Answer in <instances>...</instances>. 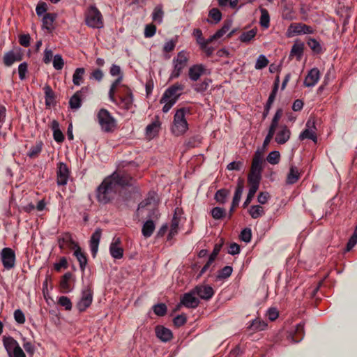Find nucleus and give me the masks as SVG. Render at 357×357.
<instances>
[{"mask_svg":"<svg viewBox=\"0 0 357 357\" xmlns=\"http://www.w3.org/2000/svg\"><path fill=\"white\" fill-rule=\"evenodd\" d=\"M110 180L106 177L96 189V199L101 204H107L111 202L118 192Z\"/></svg>","mask_w":357,"mask_h":357,"instance_id":"1","label":"nucleus"},{"mask_svg":"<svg viewBox=\"0 0 357 357\" xmlns=\"http://www.w3.org/2000/svg\"><path fill=\"white\" fill-rule=\"evenodd\" d=\"M186 113H190V109L182 107L176 110L171 128L172 132L175 136H181L188 130V123L185 119Z\"/></svg>","mask_w":357,"mask_h":357,"instance_id":"2","label":"nucleus"},{"mask_svg":"<svg viewBox=\"0 0 357 357\" xmlns=\"http://www.w3.org/2000/svg\"><path fill=\"white\" fill-rule=\"evenodd\" d=\"M97 120L101 130L104 132L112 133L117 127L116 120L106 109L102 108L98 111Z\"/></svg>","mask_w":357,"mask_h":357,"instance_id":"3","label":"nucleus"},{"mask_svg":"<svg viewBox=\"0 0 357 357\" xmlns=\"http://www.w3.org/2000/svg\"><path fill=\"white\" fill-rule=\"evenodd\" d=\"M85 24L92 29H102L104 26L103 17L96 5H90L85 12Z\"/></svg>","mask_w":357,"mask_h":357,"instance_id":"4","label":"nucleus"},{"mask_svg":"<svg viewBox=\"0 0 357 357\" xmlns=\"http://www.w3.org/2000/svg\"><path fill=\"white\" fill-rule=\"evenodd\" d=\"M189 53L185 50L178 52L176 57L173 59L174 69L170 75V79H176L180 77L183 70L185 68L189 61Z\"/></svg>","mask_w":357,"mask_h":357,"instance_id":"5","label":"nucleus"},{"mask_svg":"<svg viewBox=\"0 0 357 357\" xmlns=\"http://www.w3.org/2000/svg\"><path fill=\"white\" fill-rule=\"evenodd\" d=\"M111 179L112 185L115 187L117 192L120 188L130 186L132 185L133 178L125 172H114L110 176L107 177Z\"/></svg>","mask_w":357,"mask_h":357,"instance_id":"6","label":"nucleus"},{"mask_svg":"<svg viewBox=\"0 0 357 357\" xmlns=\"http://www.w3.org/2000/svg\"><path fill=\"white\" fill-rule=\"evenodd\" d=\"M122 88L118 96L119 102H117L116 104L126 111L131 110L134 106V96L132 92L131 89L126 85H122Z\"/></svg>","mask_w":357,"mask_h":357,"instance_id":"7","label":"nucleus"},{"mask_svg":"<svg viewBox=\"0 0 357 357\" xmlns=\"http://www.w3.org/2000/svg\"><path fill=\"white\" fill-rule=\"evenodd\" d=\"M184 88V85L178 82H176L174 84L170 86L165 91L160 100V103L167 101V99H169L171 100H174L175 102H176L177 100L182 94V91H183Z\"/></svg>","mask_w":357,"mask_h":357,"instance_id":"8","label":"nucleus"},{"mask_svg":"<svg viewBox=\"0 0 357 357\" xmlns=\"http://www.w3.org/2000/svg\"><path fill=\"white\" fill-rule=\"evenodd\" d=\"M90 91L89 86H83L75 92L69 100V107L73 110H77L82 106V101L86 99Z\"/></svg>","mask_w":357,"mask_h":357,"instance_id":"9","label":"nucleus"},{"mask_svg":"<svg viewBox=\"0 0 357 357\" xmlns=\"http://www.w3.org/2000/svg\"><path fill=\"white\" fill-rule=\"evenodd\" d=\"M315 119L314 117H310L306 123V128L301 132L299 139L303 140L309 139L312 140L314 143L317 142V137L315 131L317 130L315 125Z\"/></svg>","mask_w":357,"mask_h":357,"instance_id":"10","label":"nucleus"},{"mask_svg":"<svg viewBox=\"0 0 357 357\" xmlns=\"http://www.w3.org/2000/svg\"><path fill=\"white\" fill-rule=\"evenodd\" d=\"M93 291L89 286L82 291V297L77 303V307L79 312L85 311L92 303Z\"/></svg>","mask_w":357,"mask_h":357,"instance_id":"11","label":"nucleus"},{"mask_svg":"<svg viewBox=\"0 0 357 357\" xmlns=\"http://www.w3.org/2000/svg\"><path fill=\"white\" fill-rule=\"evenodd\" d=\"M1 259L3 267L10 270L15 266V254L13 249L4 248L1 251Z\"/></svg>","mask_w":357,"mask_h":357,"instance_id":"12","label":"nucleus"},{"mask_svg":"<svg viewBox=\"0 0 357 357\" xmlns=\"http://www.w3.org/2000/svg\"><path fill=\"white\" fill-rule=\"evenodd\" d=\"M70 169L65 162L57 163L56 183L58 185H66L70 176Z\"/></svg>","mask_w":357,"mask_h":357,"instance_id":"13","label":"nucleus"},{"mask_svg":"<svg viewBox=\"0 0 357 357\" xmlns=\"http://www.w3.org/2000/svg\"><path fill=\"white\" fill-rule=\"evenodd\" d=\"M313 29L308 25L302 23H292L287 29L288 36L312 33Z\"/></svg>","mask_w":357,"mask_h":357,"instance_id":"14","label":"nucleus"},{"mask_svg":"<svg viewBox=\"0 0 357 357\" xmlns=\"http://www.w3.org/2000/svg\"><path fill=\"white\" fill-rule=\"evenodd\" d=\"M209 73L210 72L204 64H194L189 68L188 77L191 81L196 82L202 75Z\"/></svg>","mask_w":357,"mask_h":357,"instance_id":"15","label":"nucleus"},{"mask_svg":"<svg viewBox=\"0 0 357 357\" xmlns=\"http://www.w3.org/2000/svg\"><path fill=\"white\" fill-rule=\"evenodd\" d=\"M193 289L188 293L184 294L181 298V304L188 308H196L199 304V300L195 297Z\"/></svg>","mask_w":357,"mask_h":357,"instance_id":"16","label":"nucleus"},{"mask_svg":"<svg viewBox=\"0 0 357 357\" xmlns=\"http://www.w3.org/2000/svg\"><path fill=\"white\" fill-rule=\"evenodd\" d=\"M195 293L201 299L208 301L214 295L213 289L209 285H197L193 288Z\"/></svg>","mask_w":357,"mask_h":357,"instance_id":"17","label":"nucleus"},{"mask_svg":"<svg viewBox=\"0 0 357 357\" xmlns=\"http://www.w3.org/2000/svg\"><path fill=\"white\" fill-rule=\"evenodd\" d=\"M58 243L59 248L61 250L64 248L65 245L73 249L79 245L78 243L73 239L72 235L69 232L61 234L58 238Z\"/></svg>","mask_w":357,"mask_h":357,"instance_id":"18","label":"nucleus"},{"mask_svg":"<svg viewBox=\"0 0 357 357\" xmlns=\"http://www.w3.org/2000/svg\"><path fill=\"white\" fill-rule=\"evenodd\" d=\"M23 58L22 54L20 52V49L16 51L11 50L6 52L3 56V63L6 66H10L15 61H20Z\"/></svg>","mask_w":357,"mask_h":357,"instance_id":"19","label":"nucleus"},{"mask_svg":"<svg viewBox=\"0 0 357 357\" xmlns=\"http://www.w3.org/2000/svg\"><path fill=\"white\" fill-rule=\"evenodd\" d=\"M319 77L320 72L319 69L314 68L308 72L303 84L306 87H312L317 83Z\"/></svg>","mask_w":357,"mask_h":357,"instance_id":"20","label":"nucleus"},{"mask_svg":"<svg viewBox=\"0 0 357 357\" xmlns=\"http://www.w3.org/2000/svg\"><path fill=\"white\" fill-rule=\"evenodd\" d=\"M102 235V229L97 228L91 236L90 248L93 257L96 256L98 250V245Z\"/></svg>","mask_w":357,"mask_h":357,"instance_id":"21","label":"nucleus"},{"mask_svg":"<svg viewBox=\"0 0 357 357\" xmlns=\"http://www.w3.org/2000/svg\"><path fill=\"white\" fill-rule=\"evenodd\" d=\"M291 131L285 125L281 126L280 130L277 132L275 141L278 144H285L290 138Z\"/></svg>","mask_w":357,"mask_h":357,"instance_id":"22","label":"nucleus"},{"mask_svg":"<svg viewBox=\"0 0 357 357\" xmlns=\"http://www.w3.org/2000/svg\"><path fill=\"white\" fill-rule=\"evenodd\" d=\"M155 335L158 338L164 342L170 341L173 337L171 330L163 326H157L155 327Z\"/></svg>","mask_w":357,"mask_h":357,"instance_id":"23","label":"nucleus"},{"mask_svg":"<svg viewBox=\"0 0 357 357\" xmlns=\"http://www.w3.org/2000/svg\"><path fill=\"white\" fill-rule=\"evenodd\" d=\"M57 17V14L52 13H45L43 17V25L42 28L43 29L47 30L49 32H52L54 29L53 23Z\"/></svg>","mask_w":357,"mask_h":357,"instance_id":"24","label":"nucleus"},{"mask_svg":"<svg viewBox=\"0 0 357 357\" xmlns=\"http://www.w3.org/2000/svg\"><path fill=\"white\" fill-rule=\"evenodd\" d=\"M45 92V102L47 107L54 106L56 105L55 98L56 96L51 86L46 84L43 88Z\"/></svg>","mask_w":357,"mask_h":357,"instance_id":"25","label":"nucleus"},{"mask_svg":"<svg viewBox=\"0 0 357 357\" xmlns=\"http://www.w3.org/2000/svg\"><path fill=\"white\" fill-rule=\"evenodd\" d=\"M3 343L8 356H11V353L19 346L17 342L10 336H3Z\"/></svg>","mask_w":357,"mask_h":357,"instance_id":"26","label":"nucleus"},{"mask_svg":"<svg viewBox=\"0 0 357 357\" xmlns=\"http://www.w3.org/2000/svg\"><path fill=\"white\" fill-rule=\"evenodd\" d=\"M74 255L79 261L81 271L84 272L88 261L86 254L82 251L81 248L78 245L75 248Z\"/></svg>","mask_w":357,"mask_h":357,"instance_id":"27","label":"nucleus"},{"mask_svg":"<svg viewBox=\"0 0 357 357\" xmlns=\"http://www.w3.org/2000/svg\"><path fill=\"white\" fill-rule=\"evenodd\" d=\"M261 179V172H250L248 176V182L250 185V187L255 188V189H259V183Z\"/></svg>","mask_w":357,"mask_h":357,"instance_id":"28","label":"nucleus"},{"mask_svg":"<svg viewBox=\"0 0 357 357\" xmlns=\"http://www.w3.org/2000/svg\"><path fill=\"white\" fill-rule=\"evenodd\" d=\"M300 178V173L296 167L291 165L289 172L287 174L286 183L287 185H293L296 183Z\"/></svg>","mask_w":357,"mask_h":357,"instance_id":"29","label":"nucleus"},{"mask_svg":"<svg viewBox=\"0 0 357 357\" xmlns=\"http://www.w3.org/2000/svg\"><path fill=\"white\" fill-rule=\"evenodd\" d=\"M73 274L70 272H67L62 276L59 284L62 293H68L71 291L69 282Z\"/></svg>","mask_w":357,"mask_h":357,"instance_id":"30","label":"nucleus"},{"mask_svg":"<svg viewBox=\"0 0 357 357\" xmlns=\"http://www.w3.org/2000/svg\"><path fill=\"white\" fill-rule=\"evenodd\" d=\"M51 128L53 130L54 139L58 142L61 143L64 141V135L59 128V123L57 121L54 120L52 122Z\"/></svg>","mask_w":357,"mask_h":357,"instance_id":"31","label":"nucleus"},{"mask_svg":"<svg viewBox=\"0 0 357 357\" xmlns=\"http://www.w3.org/2000/svg\"><path fill=\"white\" fill-rule=\"evenodd\" d=\"M304 326L305 324L303 322L296 325L294 333L291 335L293 342H299L303 340L305 335Z\"/></svg>","mask_w":357,"mask_h":357,"instance_id":"32","label":"nucleus"},{"mask_svg":"<svg viewBox=\"0 0 357 357\" xmlns=\"http://www.w3.org/2000/svg\"><path fill=\"white\" fill-rule=\"evenodd\" d=\"M303 50H304V43L301 42H295V43L293 45L289 56H296L297 58V60L299 61L303 56Z\"/></svg>","mask_w":357,"mask_h":357,"instance_id":"33","label":"nucleus"},{"mask_svg":"<svg viewBox=\"0 0 357 357\" xmlns=\"http://www.w3.org/2000/svg\"><path fill=\"white\" fill-rule=\"evenodd\" d=\"M160 122L158 119L149 124L146 128V135L150 137H153L158 135L160 128Z\"/></svg>","mask_w":357,"mask_h":357,"instance_id":"34","label":"nucleus"},{"mask_svg":"<svg viewBox=\"0 0 357 357\" xmlns=\"http://www.w3.org/2000/svg\"><path fill=\"white\" fill-rule=\"evenodd\" d=\"M155 225L153 220H146L144 223L142 229V235L145 238L150 237L153 234V233L155 230Z\"/></svg>","mask_w":357,"mask_h":357,"instance_id":"35","label":"nucleus"},{"mask_svg":"<svg viewBox=\"0 0 357 357\" xmlns=\"http://www.w3.org/2000/svg\"><path fill=\"white\" fill-rule=\"evenodd\" d=\"M267 323L260 319H254L251 324L248 326L249 330L252 331H261L266 328Z\"/></svg>","mask_w":357,"mask_h":357,"instance_id":"36","label":"nucleus"},{"mask_svg":"<svg viewBox=\"0 0 357 357\" xmlns=\"http://www.w3.org/2000/svg\"><path fill=\"white\" fill-rule=\"evenodd\" d=\"M230 191L226 188H222L218 190L215 195V200L219 204H225L226 202L227 197L229 195Z\"/></svg>","mask_w":357,"mask_h":357,"instance_id":"37","label":"nucleus"},{"mask_svg":"<svg viewBox=\"0 0 357 357\" xmlns=\"http://www.w3.org/2000/svg\"><path fill=\"white\" fill-rule=\"evenodd\" d=\"M261 162H262V160H261V158L260 156L259 152L257 151L253 159H252L250 172H258V171H259V172H261V171H262Z\"/></svg>","mask_w":357,"mask_h":357,"instance_id":"38","label":"nucleus"},{"mask_svg":"<svg viewBox=\"0 0 357 357\" xmlns=\"http://www.w3.org/2000/svg\"><path fill=\"white\" fill-rule=\"evenodd\" d=\"M85 73L84 68H77L75 69L73 75V82L76 86H79L83 80V76Z\"/></svg>","mask_w":357,"mask_h":357,"instance_id":"39","label":"nucleus"},{"mask_svg":"<svg viewBox=\"0 0 357 357\" xmlns=\"http://www.w3.org/2000/svg\"><path fill=\"white\" fill-rule=\"evenodd\" d=\"M233 272V268L231 266H226L218 271L216 280H221L228 278Z\"/></svg>","mask_w":357,"mask_h":357,"instance_id":"40","label":"nucleus"},{"mask_svg":"<svg viewBox=\"0 0 357 357\" xmlns=\"http://www.w3.org/2000/svg\"><path fill=\"white\" fill-rule=\"evenodd\" d=\"M248 213L253 219H257L264 214V211L260 205H253L250 206Z\"/></svg>","mask_w":357,"mask_h":357,"instance_id":"41","label":"nucleus"},{"mask_svg":"<svg viewBox=\"0 0 357 357\" xmlns=\"http://www.w3.org/2000/svg\"><path fill=\"white\" fill-rule=\"evenodd\" d=\"M43 143L42 141H39L35 146H33L29 151L27 153V156L31 158H35L38 156L42 151Z\"/></svg>","mask_w":357,"mask_h":357,"instance_id":"42","label":"nucleus"},{"mask_svg":"<svg viewBox=\"0 0 357 357\" xmlns=\"http://www.w3.org/2000/svg\"><path fill=\"white\" fill-rule=\"evenodd\" d=\"M202 139L199 135H195L186 139L185 144L188 148H195L202 143Z\"/></svg>","mask_w":357,"mask_h":357,"instance_id":"43","label":"nucleus"},{"mask_svg":"<svg viewBox=\"0 0 357 357\" xmlns=\"http://www.w3.org/2000/svg\"><path fill=\"white\" fill-rule=\"evenodd\" d=\"M261 17L259 23L262 27L268 28L270 24V16L266 8H260Z\"/></svg>","mask_w":357,"mask_h":357,"instance_id":"44","label":"nucleus"},{"mask_svg":"<svg viewBox=\"0 0 357 357\" xmlns=\"http://www.w3.org/2000/svg\"><path fill=\"white\" fill-rule=\"evenodd\" d=\"M109 252L114 259H121L123 256V249L120 246H116L114 244H110Z\"/></svg>","mask_w":357,"mask_h":357,"instance_id":"45","label":"nucleus"},{"mask_svg":"<svg viewBox=\"0 0 357 357\" xmlns=\"http://www.w3.org/2000/svg\"><path fill=\"white\" fill-rule=\"evenodd\" d=\"M257 34V29H252L248 31L243 32L239 36V40L242 43H249Z\"/></svg>","mask_w":357,"mask_h":357,"instance_id":"46","label":"nucleus"},{"mask_svg":"<svg viewBox=\"0 0 357 357\" xmlns=\"http://www.w3.org/2000/svg\"><path fill=\"white\" fill-rule=\"evenodd\" d=\"M211 82V79L206 78L201 83H197L195 84L193 89L197 93H203L208 89L209 84Z\"/></svg>","mask_w":357,"mask_h":357,"instance_id":"47","label":"nucleus"},{"mask_svg":"<svg viewBox=\"0 0 357 357\" xmlns=\"http://www.w3.org/2000/svg\"><path fill=\"white\" fill-rule=\"evenodd\" d=\"M211 214L215 220H221L226 216L227 213L225 208L216 206L211 209Z\"/></svg>","mask_w":357,"mask_h":357,"instance_id":"48","label":"nucleus"},{"mask_svg":"<svg viewBox=\"0 0 357 357\" xmlns=\"http://www.w3.org/2000/svg\"><path fill=\"white\" fill-rule=\"evenodd\" d=\"M164 12L161 5H158L155 7L152 13V19L153 21L160 23L162 21Z\"/></svg>","mask_w":357,"mask_h":357,"instance_id":"49","label":"nucleus"},{"mask_svg":"<svg viewBox=\"0 0 357 357\" xmlns=\"http://www.w3.org/2000/svg\"><path fill=\"white\" fill-rule=\"evenodd\" d=\"M244 189V180L239 178L237 181V185L235 190L234 195L233 199L241 200L242 193Z\"/></svg>","mask_w":357,"mask_h":357,"instance_id":"50","label":"nucleus"},{"mask_svg":"<svg viewBox=\"0 0 357 357\" xmlns=\"http://www.w3.org/2000/svg\"><path fill=\"white\" fill-rule=\"evenodd\" d=\"M152 308L153 312L159 317L165 316L167 311V305L165 303H158L154 305Z\"/></svg>","mask_w":357,"mask_h":357,"instance_id":"51","label":"nucleus"},{"mask_svg":"<svg viewBox=\"0 0 357 357\" xmlns=\"http://www.w3.org/2000/svg\"><path fill=\"white\" fill-rule=\"evenodd\" d=\"M280 159V153L278 151H273L269 153L266 160L271 165H277L279 163Z\"/></svg>","mask_w":357,"mask_h":357,"instance_id":"52","label":"nucleus"},{"mask_svg":"<svg viewBox=\"0 0 357 357\" xmlns=\"http://www.w3.org/2000/svg\"><path fill=\"white\" fill-rule=\"evenodd\" d=\"M268 64V60L264 54L258 56L255 68L257 70H261L266 67Z\"/></svg>","mask_w":357,"mask_h":357,"instance_id":"53","label":"nucleus"},{"mask_svg":"<svg viewBox=\"0 0 357 357\" xmlns=\"http://www.w3.org/2000/svg\"><path fill=\"white\" fill-rule=\"evenodd\" d=\"M307 45L315 53L319 54L322 52L320 43L314 38H310L307 41Z\"/></svg>","mask_w":357,"mask_h":357,"instance_id":"54","label":"nucleus"},{"mask_svg":"<svg viewBox=\"0 0 357 357\" xmlns=\"http://www.w3.org/2000/svg\"><path fill=\"white\" fill-rule=\"evenodd\" d=\"M58 304L64 307L65 310H70L72 309V302L70 299L65 296H60L58 300Z\"/></svg>","mask_w":357,"mask_h":357,"instance_id":"55","label":"nucleus"},{"mask_svg":"<svg viewBox=\"0 0 357 357\" xmlns=\"http://www.w3.org/2000/svg\"><path fill=\"white\" fill-rule=\"evenodd\" d=\"M223 244H224V240L222 238H221L220 240V243H216L215 245L214 248H213L212 252L211 253V255H209L208 258L215 261L217 256L218 255L220 251L221 250V248H222Z\"/></svg>","mask_w":357,"mask_h":357,"instance_id":"56","label":"nucleus"},{"mask_svg":"<svg viewBox=\"0 0 357 357\" xmlns=\"http://www.w3.org/2000/svg\"><path fill=\"white\" fill-rule=\"evenodd\" d=\"M64 66V61L60 54H56L53 59V66L56 70H61Z\"/></svg>","mask_w":357,"mask_h":357,"instance_id":"57","label":"nucleus"},{"mask_svg":"<svg viewBox=\"0 0 357 357\" xmlns=\"http://www.w3.org/2000/svg\"><path fill=\"white\" fill-rule=\"evenodd\" d=\"M240 238L241 241L249 243L252 238V231L250 228L243 229L240 234Z\"/></svg>","mask_w":357,"mask_h":357,"instance_id":"58","label":"nucleus"},{"mask_svg":"<svg viewBox=\"0 0 357 357\" xmlns=\"http://www.w3.org/2000/svg\"><path fill=\"white\" fill-rule=\"evenodd\" d=\"M193 35L196 38V41L197 44L199 45V47L202 45L204 46L206 44L205 38L202 36V31L199 29H195L193 31Z\"/></svg>","mask_w":357,"mask_h":357,"instance_id":"59","label":"nucleus"},{"mask_svg":"<svg viewBox=\"0 0 357 357\" xmlns=\"http://www.w3.org/2000/svg\"><path fill=\"white\" fill-rule=\"evenodd\" d=\"M209 17L213 19L215 23L219 22L222 19V13L218 8H212L208 13Z\"/></svg>","mask_w":357,"mask_h":357,"instance_id":"60","label":"nucleus"},{"mask_svg":"<svg viewBox=\"0 0 357 357\" xmlns=\"http://www.w3.org/2000/svg\"><path fill=\"white\" fill-rule=\"evenodd\" d=\"M47 10V5L45 2H39L36 8V12L38 16H42L45 14Z\"/></svg>","mask_w":357,"mask_h":357,"instance_id":"61","label":"nucleus"},{"mask_svg":"<svg viewBox=\"0 0 357 357\" xmlns=\"http://www.w3.org/2000/svg\"><path fill=\"white\" fill-rule=\"evenodd\" d=\"M155 32H156V26L154 24H150L146 25L145 29H144V36L146 38H151V37L155 35Z\"/></svg>","mask_w":357,"mask_h":357,"instance_id":"62","label":"nucleus"},{"mask_svg":"<svg viewBox=\"0 0 357 357\" xmlns=\"http://www.w3.org/2000/svg\"><path fill=\"white\" fill-rule=\"evenodd\" d=\"M14 318L15 321L20 324H24L26 321L24 314L20 309L15 310Z\"/></svg>","mask_w":357,"mask_h":357,"instance_id":"63","label":"nucleus"},{"mask_svg":"<svg viewBox=\"0 0 357 357\" xmlns=\"http://www.w3.org/2000/svg\"><path fill=\"white\" fill-rule=\"evenodd\" d=\"M186 321H187V318L184 314L177 315L173 319L174 324L177 327H180V326L184 325L186 323Z\"/></svg>","mask_w":357,"mask_h":357,"instance_id":"64","label":"nucleus"}]
</instances>
